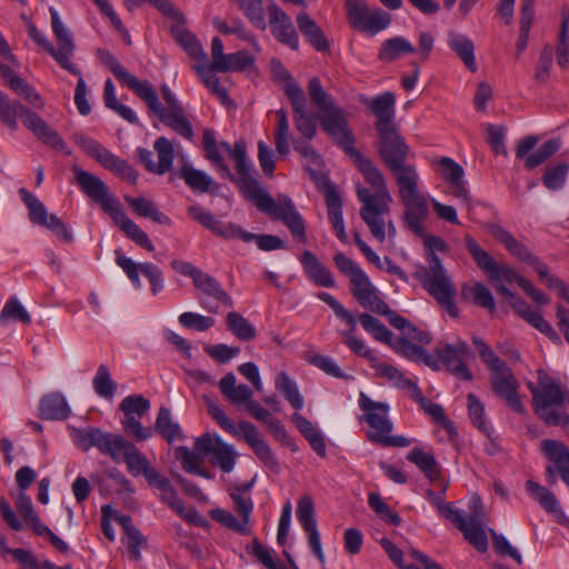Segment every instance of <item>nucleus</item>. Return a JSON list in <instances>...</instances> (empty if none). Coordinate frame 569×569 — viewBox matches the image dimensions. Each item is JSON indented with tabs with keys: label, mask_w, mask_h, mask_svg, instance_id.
<instances>
[{
	"label": "nucleus",
	"mask_w": 569,
	"mask_h": 569,
	"mask_svg": "<svg viewBox=\"0 0 569 569\" xmlns=\"http://www.w3.org/2000/svg\"><path fill=\"white\" fill-rule=\"evenodd\" d=\"M220 150H223L234 161L236 183L247 200L251 201L256 208L272 220L282 221L290 230L292 237L300 241H307L306 224L301 214L298 212L293 201L287 194H278L272 198L271 194L260 186L252 176V170L247 161L246 142L238 140L231 146L227 141L218 143Z\"/></svg>",
	"instance_id": "f257e3e1"
},
{
	"label": "nucleus",
	"mask_w": 569,
	"mask_h": 569,
	"mask_svg": "<svg viewBox=\"0 0 569 569\" xmlns=\"http://www.w3.org/2000/svg\"><path fill=\"white\" fill-rule=\"evenodd\" d=\"M97 54L112 74L131 89L146 103L149 112L157 116L163 126L188 141L193 139V128L187 111L167 84L160 87L162 99L166 102V106H163L159 100L157 90L148 80L141 81L127 71L110 51L98 49Z\"/></svg>",
	"instance_id": "f03ea898"
},
{
	"label": "nucleus",
	"mask_w": 569,
	"mask_h": 569,
	"mask_svg": "<svg viewBox=\"0 0 569 569\" xmlns=\"http://www.w3.org/2000/svg\"><path fill=\"white\" fill-rule=\"evenodd\" d=\"M73 172L81 191L98 203L128 238L147 251H154L149 236L124 213L120 201L109 192L108 186L99 177L77 166Z\"/></svg>",
	"instance_id": "7ed1b4c3"
},
{
	"label": "nucleus",
	"mask_w": 569,
	"mask_h": 569,
	"mask_svg": "<svg viewBox=\"0 0 569 569\" xmlns=\"http://www.w3.org/2000/svg\"><path fill=\"white\" fill-rule=\"evenodd\" d=\"M204 400L209 415L223 430L246 441L268 469L274 473L280 472L281 468L276 455L253 423L242 420L236 425L217 403L207 397Z\"/></svg>",
	"instance_id": "20e7f679"
},
{
	"label": "nucleus",
	"mask_w": 569,
	"mask_h": 569,
	"mask_svg": "<svg viewBox=\"0 0 569 569\" xmlns=\"http://www.w3.org/2000/svg\"><path fill=\"white\" fill-rule=\"evenodd\" d=\"M19 118L43 143L68 153L67 144L56 130L51 129L41 117L20 101L11 100L0 90V121L11 130H17Z\"/></svg>",
	"instance_id": "39448f33"
},
{
	"label": "nucleus",
	"mask_w": 569,
	"mask_h": 569,
	"mask_svg": "<svg viewBox=\"0 0 569 569\" xmlns=\"http://www.w3.org/2000/svg\"><path fill=\"white\" fill-rule=\"evenodd\" d=\"M538 383L529 381L527 387L532 395V405L536 415L547 425H567L569 417L553 409L561 407L568 399L569 391L561 388L558 380L551 378L546 371L538 370Z\"/></svg>",
	"instance_id": "423d86ee"
},
{
	"label": "nucleus",
	"mask_w": 569,
	"mask_h": 569,
	"mask_svg": "<svg viewBox=\"0 0 569 569\" xmlns=\"http://www.w3.org/2000/svg\"><path fill=\"white\" fill-rule=\"evenodd\" d=\"M357 197L362 203L359 214L371 234L379 242H385L387 236L393 240L397 234L396 226L392 220H387L392 197L385 194L381 199L371 198V190L361 186L357 187Z\"/></svg>",
	"instance_id": "0eeeda50"
},
{
	"label": "nucleus",
	"mask_w": 569,
	"mask_h": 569,
	"mask_svg": "<svg viewBox=\"0 0 569 569\" xmlns=\"http://www.w3.org/2000/svg\"><path fill=\"white\" fill-rule=\"evenodd\" d=\"M377 132L379 136V154L395 176L396 181L401 182L405 177L417 176L416 167L406 163L410 148L399 134L397 127Z\"/></svg>",
	"instance_id": "6e6552de"
},
{
	"label": "nucleus",
	"mask_w": 569,
	"mask_h": 569,
	"mask_svg": "<svg viewBox=\"0 0 569 569\" xmlns=\"http://www.w3.org/2000/svg\"><path fill=\"white\" fill-rule=\"evenodd\" d=\"M419 174L405 177L399 186V198L405 207L403 221L415 234H422L425 221L429 216L427 199L419 190Z\"/></svg>",
	"instance_id": "1a4fd4ad"
},
{
	"label": "nucleus",
	"mask_w": 569,
	"mask_h": 569,
	"mask_svg": "<svg viewBox=\"0 0 569 569\" xmlns=\"http://www.w3.org/2000/svg\"><path fill=\"white\" fill-rule=\"evenodd\" d=\"M423 288L452 318L459 316L455 303L456 288L441 263L433 259V267H428L421 279Z\"/></svg>",
	"instance_id": "9d476101"
},
{
	"label": "nucleus",
	"mask_w": 569,
	"mask_h": 569,
	"mask_svg": "<svg viewBox=\"0 0 569 569\" xmlns=\"http://www.w3.org/2000/svg\"><path fill=\"white\" fill-rule=\"evenodd\" d=\"M73 141L93 159H96L104 169L131 183H136L138 173L126 160L119 158L98 141L87 137L83 133H74Z\"/></svg>",
	"instance_id": "9b49d317"
},
{
	"label": "nucleus",
	"mask_w": 569,
	"mask_h": 569,
	"mask_svg": "<svg viewBox=\"0 0 569 569\" xmlns=\"http://www.w3.org/2000/svg\"><path fill=\"white\" fill-rule=\"evenodd\" d=\"M150 407V401L142 395L127 396L119 405V409L124 415L121 420L122 429L136 441H144L153 436V429L143 427L140 422V419L149 412Z\"/></svg>",
	"instance_id": "f8f14e48"
},
{
	"label": "nucleus",
	"mask_w": 569,
	"mask_h": 569,
	"mask_svg": "<svg viewBox=\"0 0 569 569\" xmlns=\"http://www.w3.org/2000/svg\"><path fill=\"white\" fill-rule=\"evenodd\" d=\"M435 353L438 363L440 362L456 378L465 381L473 379L467 366V360L471 358V350L466 341L458 339L453 343L440 342Z\"/></svg>",
	"instance_id": "ddd939ff"
},
{
	"label": "nucleus",
	"mask_w": 569,
	"mask_h": 569,
	"mask_svg": "<svg viewBox=\"0 0 569 569\" xmlns=\"http://www.w3.org/2000/svg\"><path fill=\"white\" fill-rule=\"evenodd\" d=\"M21 199L28 208V216L32 223L52 231L60 240L69 243L73 240L72 232L56 214H49L44 204L26 188L19 190Z\"/></svg>",
	"instance_id": "4468645a"
},
{
	"label": "nucleus",
	"mask_w": 569,
	"mask_h": 569,
	"mask_svg": "<svg viewBox=\"0 0 569 569\" xmlns=\"http://www.w3.org/2000/svg\"><path fill=\"white\" fill-rule=\"evenodd\" d=\"M194 449L208 456L209 462L224 473H229L233 470L237 452L231 445L222 441L220 437L209 433L203 435L196 440Z\"/></svg>",
	"instance_id": "2eb2a0df"
},
{
	"label": "nucleus",
	"mask_w": 569,
	"mask_h": 569,
	"mask_svg": "<svg viewBox=\"0 0 569 569\" xmlns=\"http://www.w3.org/2000/svg\"><path fill=\"white\" fill-rule=\"evenodd\" d=\"M77 441L83 451L96 447L102 455L109 456L117 462L119 461V450L126 439L120 435L104 432L99 428L89 427L78 431Z\"/></svg>",
	"instance_id": "dca6fc26"
},
{
	"label": "nucleus",
	"mask_w": 569,
	"mask_h": 569,
	"mask_svg": "<svg viewBox=\"0 0 569 569\" xmlns=\"http://www.w3.org/2000/svg\"><path fill=\"white\" fill-rule=\"evenodd\" d=\"M284 73L288 79L284 86V93L292 107L295 127L303 138L311 140L316 134L317 128L316 122L306 112L307 99L305 92L287 71Z\"/></svg>",
	"instance_id": "f3484780"
},
{
	"label": "nucleus",
	"mask_w": 569,
	"mask_h": 569,
	"mask_svg": "<svg viewBox=\"0 0 569 569\" xmlns=\"http://www.w3.org/2000/svg\"><path fill=\"white\" fill-rule=\"evenodd\" d=\"M51 16V26L53 34L58 42V48L54 47L52 58L60 64L61 68L71 72L72 74H80V71L71 62L76 46L70 30L63 24L58 11L51 7L49 9Z\"/></svg>",
	"instance_id": "a211bd4d"
},
{
	"label": "nucleus",
	"mask_w": 569,
	"mask_h": 569,
	"mask_svg": "<svg viewBox=\"0 0 569 569\" xmlns=\"http://www.w3.org/2000/svg\"><path fill=\"white\" fill-rule=\"evenodd\" d=\"M491 234L517 259L533 267L541 281L546 282L551 276L548 266L541 262L530 250L519 242L509 231L500 226L490 227Z\"/></svg>",
	"instance_id": "6ab92c4d"
},
{
	"label": "nucleus",
	"mask_w": 569,
	"mask_h": 569,
	"mask_svg": "<svg viewBox=\"0 0 569 569\" xmlns=\"http://www.w3.org/2000/svg\"><path fill=\"white\" fill-rule=\"evenodd\" d=\"M359 407L365 413V420L372 429L368 433V438L377 442L380 440L379 435L385 436L392 430V422L388 418L389 406L385 402L371 400L366 393L360 392Z\"/></svg>",
	"instance_id": "aec40b11"
},
{
	"label": "nucleus",
	"mask_w": 569,
	"mask_h": 569,
	"mask_svg": "<svg viewBox=\"0 0 569 569\" xmlns=\"http://www.w3.org/2000/svg\"><path fill=\"white\" fill-rule=\"evenodd\" d=\"M537 143L538 138L536 136H527L518 142L516 148V157L523 160V166L528 170L535 169L546 162L556 154L561 147L560 139L552 138L542 143L537 151L529 153Z\"/></svg>",
	"instance_id": "412c9836"
},
{
	"label": "nucleus",
	"mask_w": 569,
	"mask_h": 569,
	"mask_svg": "<svg viewBox=\"0 0 569 569\" xmlns=\"http://www.w3.org/2000/svg\"><path fill=\"white\" fill-rule=\"evenodd\" d=\"M196 289L206 297L200 299V306L210 313H219L220 306L233 307L231 296L222 288L221 283L212 276L202 272L193 283Z\"/></svg>",
	"instance_id": "4be33fe9"
},
{
	"label": "nucleus",
	"mask_w": 569,
	"mask_h": 569,
	"mask_svg": "<svg viewBox=\"0 0 569 569\" xmlns=\"http://www.w3.org/2000/svg\"><path fill=\"white\" fill-rule=\"evenodd\" d=\"M320 121L325 131L333 138L336 143L343 149L346 153L351 154L352 151L357 150L353 147L355 138L348 129L347 120L340 108L335 107L322 112Z\"/></svg>",
	"instance_id": "5701e85b"
},
{
	"label": "nucleus",
	"mask_w": 569,
	"mask_h": 569,
	"mask_svg": "<svg viewBox=\"0 0 569 569\" xmlns=\"http://www.w3.org/2000/svg\"><path fill=\"white\" fill-rule=\"evenodd\" d=\"M518 387L519 382L509 367L492 372L491 388L493 392L503 399L511 410L525 415L526 409L517 393Z\"/></svg>",
	"instance_id": "b1692460"
},
{
	"label": "nucleus",
	"mask_w": 569,
	"mask_h": 569,
	"mask_svg": "<svg viewBox=\"0 0 569 569\" xmlns=\"http://www.w3.org/2000/svg\"><path fill=\"white\" fill-rule=\"evenodd\" d=\"M269 24L272 36L292 50L299 48V37L291 18L274 2L268 6Z\"/></svg>",
	"instance_id": "393cba45"
},
{
	"label": "nucleus",
	"mask_w": 569,
	"mask_h": 569,
	"mask_svg": "<svg viewBox=\"0 0 569 569\" xmlns=\"http://www.w3.org/2000/svg\"><path fill=\"white\" fill-rule=\"evenodd\" d=\"M359 101L365 104L376 117L375 128L377 131L396 127V96L391 91H386L370 99L361 97Z\"/></svg>",
	"instance_id": "a878e982"
},
{
	"label": "nucleus",
	"mask_w": 569,
	"mask_h": 569,
	"mask_svg": "<svg viewBox=\"0 0 569 569\" xmlns=\"http://www.w3.org/2000/svg\"><path fill=\"white\" fill-rule=\"evenodd\" d=\"M297 518L305 531L309 535V545L316 557L323 562L325 555L322 551L320 535L317 529V520L315 518V507L309 496L302 497L297 505Z\"/></svg>",
	"instance_id": "bb28decb"
},
{
	"label": "nucleus",
	"mask_w": 569,
	"mask_h": 569,
	"mask_svg": "<svg viewBox=\"0 0 569 569\" xmlns=\"http://www.w3.org/2000/svg\"><path fill=\"white\" fill-rule=\"evenodd\" d=\"M128 471L133 476H143L150 485L160 473L151 466L148 458L130 441L126 440L119 450Z\"/></svg>",
	"instance_id": "cd10ccee"
},
{
	"label": "nucleus",
	"mask_w": 569,
	"mask_h": 569,
	"mask_svg": "<svg viewBox=\"0 0 569 569\" xmlns=\"http://www.w3.org/2000/svg\"><path fill=\"white\" fill-rule=\"evenodd\" d=\"M149 486L157 488L161 491L160 499L167 503L170 509L178 513L182 519L190 523H197L200 519V515L194 509H187L183 502L178 497L177 490L172 487L170 481L159 475Z\"/></svg>",
	"instance_id": "c85d7f7f"
},
{
	"label": "nucleus",
	"mask_w": 569,
	"mask_h": 569,
	"mask_svg": "<svg viewBox=\"0 0 569 569\" xmlns=\"http://www.w3.org/2000/svg\"><path fill=\"white\" fill-rule=\"evenodd\" d=\"M349 157L353 160L359 171L362 173L365 180L371 186V198L381 199L391 196L381 171L372 163V161L365 157L358 150L352 151Z\"/></svg>",
	"instance_id": "c756f323"
},
{
	"label": "nucleus",
	"mask_w": 569,
	"mask_h": 569,
	"mask_svg": "<svg viewBox=\"0 0 569 569\" xmlns=\"http://www.w3.org/2000/svg\"><path fill=\"white\" fill-rule=\"evenodd\" d=\"M300 262L307 277L319 287L333 288L336 282L330 270L309 250L302 252Z\"/></svg>",
	"instance_id": "7c9ffc66"
},
{
	"label": "nucleus",
	"mask_w": 569,
	"mask_h": 569,
	"mask_svg": "<svg viewBox=\"0 0 569 569\" xmlns=\"http://www.w3.org/2000/svg\"><path fill=\"white\" fill-rule=\"evenodd\" d=\"M202 146L206 158L220 172L221 177L234 182L236 176L231 172L223 156L221 154V150L216 140L214 132L211 129L203 130Z\"/></svg>",
	"instance_id": "2f4dec72"
},
{
	"label": "nucleus",
	"mask_w": 569,
	"mask_h": 569,
	"mask_svg": "<svg viewBox=\"0 0 569 569\" xmlns=\"http://www.w3.org/2000/svg\"><path fill=\"white\" fill-rule=\"evenodd\" d=\"M449 48L461 59L465 66L476 72L478 67L475 58V44L466 34L451 30L448 32Z\"/></svg>",
	"instance_id": "473e14b6"
},
{
	"label": "nucleus",
	"mask_w": 569,
	"mask_h": 569,
	"mask_svg": "<svg viewBox=\"0 0 569 569\" xmlns=\"http://www.w3.org/2000/svg\"><path fill=\"white\" fill-rule=\"evenodd\" d=\"M39 411L40 418L44 420H66L71 412L64 396L60 392L43 396Z\"/></svg>",
	"instance_id": "72a5a7b5"
},
{
	"label": "nucleus",
	"mask_w": 569,
	"mask_h": 569,
	"mask_svg": "<svg viewBox=\"0 0 569 569\" xmlns=\"http://www.w3.org/2000/svg\"><path fill=\"white\" fill-rule=\"evenodd\" d=\"M541 446L543 452L555 463V468L563 482L569 486V448L550 439L543 440Z\"/></svg>",
	"instance_id": "f704fd0d"
},
{
	"label": "nucleus",
	"mask_w": 569,
	"mask_h": 569,
	"mask_svg": "<svg viewBox=\"0 0 569 569\" xmlns=\"http://www.w3.org/2000/svg\"><path fill=\"white\" fill-rule=\"evenodd\" d=\"M463 532L465 538L478 551L485 552L488 548V539L485 532V522L481 517L473 515L466 517L457 527Z\"/></svg>",
	"instance_id": "c9c22d12"
},
{
	"label": "nucleus",
	"mask_w": 569,
	"mask_h": 569,
	"mask_svg": "<svg viewBox=\"0 0 569 569\" xmlns=\"http://www.w3.org/2000/svg\"><path fill=\"white\" fill-rule=\"evenodd\" d=\"M297 24L308 42L319 52L329 50V42L320 29L306 11H301L297 16Z\"/></svg>",
	"instance_id": "e433bc0d"
},
{
	"label": "nucleus",
	"mask_w": 569,
	"mask_h": 569,
	"mask_svg": "<svg viewBox=\"0 0 569 569\" xmlns=\"http://www.w3.org/2000/svg\"><path fill=\"white\" fill-rule=\"evenodd\" d=\"M236 376L232 372L223 376L219 381L221 393L234 406L247 405L253 396V391L247 385H236Z\"/></svg>",
	"instance_id": "4c0bfd02"
},
{
	"label": "nucleus",
	"mask_w": 569,
	"mask_h": 569,
	"mask_svg": "<svg viewBox=\"0 0 569 569\" xmlns=\"http://www.w3.org/2000/svg\"><path fill=\"white\" fill-rule=\"evenodd\" d=\"M184 23H178L172 24L170 27V32L172 37L178 41V43L186 50V52L189 54L190 58L198 60V61H204L207 58V54L196 38L194 34H192L190 31L184 29Z\"/></svg>",
	"instance_id": "58836bf2"
},
{
	"label": "nucleus",
	"mask_w": 569,
	"mask_h": 569,
	"mask_svg": "<svg viewBox=\"0 0 569 569\" xmlns=\"http://www.w3.org/2000/svg\"><path fill=\"white\" fill-rule=\"evenodd\" d=\"M326 203L329 221L331 222L339 240L346 243L348 241V236L342 217V201L338 192L332 188L326 192Z\"/></svg>",
	"instance_id": "ea45409f"
},
{
	"label": "nucleus",
	"mask_w": 569,
	"mask_h": 569,
	"mask_svg": "<svg viewBox=\"0 0 569 569\" xmlns=\"http://www.w3.org/2000/svg\"><path fill=\"white\" fill-rule=\"evenodd\" d=\"M124 200L137 216L149 218L159 224L171 226L170 218L161 212L151 200L143 197L132 198L129 196L124 197Z\"/></svg>",
	"instance_id": "a19ab883"
},
{
	"label": "nucleus",
	"mask_w": 569,
	"mask_h": 569,
	"mask_svg": "<svg viewBox=\"0 0 569 569\" xmlns=\"http://www.w3.org/2000/svg\"><path fill=\"white\" fill-rule=\"evenodd\" d=\"M392 348L398 355L409 360L423 362L433 370L440 369L438 361L435 360V358L427 350L413 345L407 338H400L397 342H395Z\"/></svg>",
	"instance_id": "79ce46f5"
},
{
	"label": "nucleus",
	"mask_w": 569,
	"mask_h": 569,
	"mask_svg": "<svg viewBox=\"0 0 569 569\" xmlns=\"http://www.w3.org/2000/svg\"><path fill=\"white\" fill-rule=\"evenodd\" d=\"M179 176L186 184L192 190L199 192H209L211 188L218 189L219 184L206 172L184 163L179 170Z\"/></svg>",
	"instance_id": "37998d69"
},
{
	"label": "nucleus",
	"mask_w": 569,
	"mask_h": 569,
	"mask_svg": "<svg viewBox=\"0 0 569 569\" xmlns=\"http://www.w3.org/2000/svg\"><path fill=\"white\" fill-rule=\"evenodd\" d=\"M417 49L403 37H393L382 42L378 59L385 62L398 60L402 56L412 54Z\"/></svg>",
	"instance_id": "c03bdc74"
},
{
	"label": "nucleus",
	"mask_w": 569,
	"mask_h": 569,
	"mask_svg": "<svg viewBox=\"0 0 569 569\" xmlns=\"http://www.w3.org/2000/svg\"><path fill=\"white\" fill-rule=\"evenodd\" d=\"M461 297L478 307L495 311V299L490 290L480 282H467L461 287Z\"/></svg>",
	"instance_id": "a18cd8bd"
},
{
	"label": "nucleus",
	"mask_w": 569,
	"mask_h": 569,
	"mask_svg": "<svg viewBox=\"0 0 569 569\" xmlns=\"http://www.w3.org/2000/svg\"><path fill=\"white\" fill-rule=\"evenodd\" d=\"M292 421L308 440L312 449L320 456L326 457V442L321 432H319L310 420L300 413L292 415Z\"/></svg>",
	"instance_id": "49530a36"
},
{
	"label": "nucleus",
	"mask_w": 569,
	"mask_h": 569,
	"mask_svg": "<svg viewBox=\"0 0 569 569\" xmlns=\"http://www.w3.org/2000/svg\"><path fill=\"white\" fill-rule=\"evenodd\" d=\"M407 459L415 463L429 480L435 481L439 478L440 469L433 455L416 447L407 455Z\"/></svg>",
	"instance_id": "de8ad7c7"
},
{
	"label": "nucleus",
	"mask_w": 569,
	"mask_h": 569,
	"mask_svg": "<svg viewBox=\"0 0 569 569\" xmlns=\"http://www.w3.org/2000/svg\"><path fill=\"white\" fill-rule=\"evenodd\" d=\"M226 325L232 335L241 341L253 340L257 336L254 326L237 311L228 312Z\"/></svg>",
	"instance_id": "09e8293b"
},
{
	"label": "nucleus",
	"mask_w": 569,
	"mask_h": 569,
	"mask_svg": "<svg viewBox=\"0 0 569 569\" xmlns=\"http://www.w3.org/2000/svg\"><path fill=\"white\" fill-rule=\"evenodd\" d=\"M274 386L280 391L286 400L297 410L302 409L303 398L299 392L296 382L289 377L286 371H280L274 380Z\"/></svg>",
	"instance_id": "8fccbe9b"
},
{
	"label": "nucleus",
	"mask_w": 569,
	"mask_h": 569,
	"mask_svg": "<svg viewBox=\"0 0 569 569\" xmlns=\"http://www.w3.org/2000/svg\"><path fill=\"white\" fill-rule=\"evenodd\" d=\"M154 431L168 442H172L182 437V431L179 425L172 421L171 412L166 407H161L159 409L154 423Z\"/></svg>",
	"instance_id": "3c124183"
},
{
	"label": "nucleus",
	"mask_w": 569,
	"mask_h": 569,
	"mask_svg": "<svg viewBox=\"0 0 569 569\" xmlns=\"http://www.w3.org/2000/svg\"><path fill=\"white\" fill-rule=\"evenodd\" d=\"M569 163L560 161L557 164L548 166L542 176L543 186L551 191L561 190L567 181Z\"/></svg>",
	"instance_id": "603ef678"
},
{
	"label": "nucleus",
	"mask_w": 569,
	"mask_h": 569,
	"mask_svg": "<svg viewBox=\"0 0 569 569\" xmlns=\"http://www.w3.org/2000/svg\"><path fill=\"white\" fill-rule=\"evenodd\" d=\"M527 491L540 503V506L548 512L555 515H563L559 508L556 496L545 487H541L532 480L526 482Z\"/></svg>",
	"instance_id": "864d4df0"
},
{
	"label": "nucleus",
	"mask_w": 569,
	"mask_h": 569,
	"mask_svg": "<svg viewBox=\"0 0 569 569\" xmlns=\"http://www.w3.org/2000/svg\"><path fill=\"white\" fill-rule=\"evenodd\" d=\"M253 62V58L246 50H240L226 54L222 60L216 62L214 69L218 72L242 71Z\"/></svg>",
	"instance_id": "5fc2aeb1"
},
{
	"label": "nucleus",
	"mask_w": 569,
	"mask_h": 569,
	"mask_svg": "<svg viewBox=\"0 0 569 569\" xmlns=\"http://www.w3.org/2000/svg\"><path fill=\"white\" fill-rule=\"evenodd\" d=\"M153 148L158 154V161H156L157 174L162 176L172 168L174 160L173 143L166 137H159L153 143Z\"/></svg>",
	"instance_id": "6e6d98bb"
},
{
	"label": "nucleus",
	"mask_w": 569,
	"mask_h": 569,
	"mask_svg": "<svg viewBox=\"0 0 569 569\" xmlns=\"http://www.w3.org/2000/svg\"><path fill=\"white\" fill-rule=\"evenodd\" d=\"M196 72L200 77L202 83L213 93L216 94L221 102L226 103L229 100V96L227 90L220 86L219 79L214 72L216 69L212 68V64H198L194 67Z\"/></svg>",
	"instance_id": "4d7b16f0"
},
{
	"label": "nucleus",
	"mask_w": 569,
	"mask_h": 569,
	"mask_svg": "<svg viewBox=\"0 0 569 569\" xmlns=\"http://www.w3.org/2000/svg\"><path fill=\"white\" fill-rule=\"evenodd\" d=\"M277 127L274 132L276 150L280 156H287L290 151V127L287 112L283 109L277 111Z\"/></svg>",
	"instance_id": "13d9d810"
},
{
	"label": "nucleus",
	"mask_w": 569,
	"mask_h": 569,
	"mask_svg": "<svg viewBox=\"0 0 569 569\" xmlns=\"http://www.w3.org/2000/svg\"><path fill=\"white\" fill-rule=\"evenodd\" d=\"M92 386L94 392L106 399H112L117 383L111 379L109 368L106 365H100L97 369L96 376L92 379Z\"/></svg>",
	"instance_id": "bf43d9fd"
},
{
	"label": "nucleus",
	"mask_w": 569,
	"mask_h": 569,
	"mask_svg": "<svg viewBox=\"0 0 569 569\" xmlns=\"http://www.w3.org/2000/svg\"><path fill=\"white\" fill-rule=\"evenodd\" d=\"M465 246L478 267L482 269L487 274H489L491 270L497 267L498 262L486 250H483L470 234H466Z\"/></svg>",
	"instance_id": "052dcab7"
},
{
	"label": "nucleus",
	"mask_w": 569,
	"mask_h": 569,
	"mask_svg": "<svg viewBox=\"0 0 569 569\" xmlns=\"http://www.w3.org/2000/svg\"><path fill=\"white\" fill-rule=\"evenodd\" d=\"M238 8L244 13L247 19L257 28L264 30L267 28L263 14L262 0H234Z\"/></svg>",
	"instance_id": "680f3d73"
},
{
	"label": "nucleus",
	"mask_w": 569,
	"mask_h": 569,
	"mask_svg": "<svg viewBox=\"0 0 569 569\" xmlns=\"http://www.w3.org/2000/svg\"><path fill=\"white\" fill-rule=\"evenodd\" d=\"M308 92L311 102L315 107L318 108L319 111L325 112L337 107L333 103L331 97L325 91L320 80L317 77H313L309 80Z\"/></svg>",
	"instance_id": "e2e57ef3"
},
{
	"label": "nucleus",
	"mask_w": 569,
	"mask_h": 569,
	"mask_svg": "<svg viewBox=\"0 0 569 569\" xmlns=\"http://www.w3.org/2000/svg\"><path fill=\"white\" fill-rule=\"evenodd\" d=\"M9 320L20 321L22 323H30L31 317L22 303L16 296H12L6 302L1 313H0V322L4 323Z\"/></svg>",
	"instance_id": "0e129e2a"
},
{
	"label": "nucleus",
	"mask_w": 569,
	"mask_h": 569,
	"mask_svg": "<svg viewBox=\"0 0 569 569\" xmlns=\"http://www.w3.org/2000/svg\"><path fill=\"white\" fill-rule=\"evenodd\" d=\"M468 399V411L472 423L487 437L492 433V428L487 423L485 416V407L481 401L473 395L469 393Z\"/></svg>",
	"instance_id": "69168bd1"
},
{
	"label": "nucleus",
	"mask_w": 569,
	"mask_h": 569,
	"mask_svg": "<svg viewBox=\"0 0 569 569\" xmlns=\"http://www.w3.org/2000/svg\"><path fill=\"white\" fill-rule=\"evenodd\" d=\"M346 8L350 24L363 31L365 23L370 12L368 4L363 0H347Z\"/></svg>",
	"instance_id": "338daca9"
},
{
	"label": "nucleus",
	"mask_w": 569,
	"mask_h": 569,
	"mask_svg": "<svg viewBox=\"0 0 569 569\" xmlns=\"http://www.w3.org/2000/svg\"><path fill=\"white\" fill-rule=\"evenodd\" d=\"M307 361L312 366L317 367L318 369L322 370L328 376L343 380L352 379V377L346 375L337 365V362L329 356L318 353L310 355L307 357Z\"/></svg>",
	"instance_id": "774afa93"
}]
</instances>
